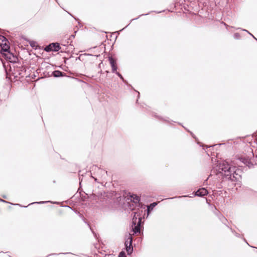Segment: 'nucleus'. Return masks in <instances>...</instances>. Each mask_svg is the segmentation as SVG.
Instances as JSON below:
<instances>
[{"mask_svg": "<svg viewBox=\"0 0 257 257\" xmlns=\"http://www.w3.org/2000/svg\"><path fill=\"white\" fill-rule=\"evenodd\" d=\"M138 213L134 212V215L132 219V228L134 233H140L141 224L142 222V217L139 216Z\"/></svg>", "mask_w": 257, "mask_h": 257, "instance_id": "obj_3", "label": "nucleus"}, {"mask_svg": "<svg viewBox=\"0 0 257 257\" xmlns=\"http://www.w3.org/2000/svg\"><path fill=\"white\" fill-rule=\"evenodd\" d=\"M132 240H133L132 237H131V235L130 234L129 237L127 239V240L126 241V242L125 243L126 250L128 254H131L133 250V248L132 246Z\"/></svg>", "mask_w": 257, "mask_h": 257, "instance_id": "obj_7", "label": "nucleus"}, {"mask_svg": "<svg viewBox=\"0 0 257 257\" xmlns=\"http://www.w3.org/2000/svg\"><path fill=\"white\" fill-rule=\"evenodd\" d=\"M233 38L235 39H239L240 38V35L239 33H236L233 35Z\"/></svg>", "mask_w": 257, "mask_h": 257, "instance_id": "obj_15", "label": "nucleus"}, {"mask_svg": "<svg viewBox=\"0 0 257 257\" xmlns=\"http://www.w3.org/2000/svg\"><path fill=\"white\" fill-rule=\"evenodd\" d=\"M1 53L4 54L10 62H16L17 58L13 53L10 52L9 50L7 51H1Z\"/></svg>", "mask_w": 257, "mask_h": 257, "instance_id": "obj_8", "label": "nucleus"}, {"mask_svg": "<svg viewBox=\"0 0 257 257\" xmlns=\"http://www.w3.org/2000/svg\"><path fill=\"white\" fill-rule=\"evenodd\" d=\"M157 205V203L153 202L150 205L147 206V213L148 216L149 215L150 212L153 209V208Z\"/></svg>", "mask_w": 257, "mask_h": 257, "instance_id": "obj_11", "label": "nucleus"}, {"mask_svg": "<svg viewBox=\"0 0 257 257\" xmlns=\"http://www.w3.org/2000/svg\"><path fill=\"white\" fill-rule=\"evenodd\" d=\"M215 168L218 173L222 174L231 181H235L240 177L236 173L235 167H231L226 161H219Z\"/></svg>", "mask_w": 257, "mask_h": 257, "instance_id": "obj_1", "label": "nucleus"}, {"mask_svg": "<svg viewBox=\"0 0 257 257\" xmlns=\"http://www.w3.org/2000/svg\"><path fill=\"white\" fill-rule=\"evenodd\" d=\"M63 73L58 70H55L53 72V75L55 77H58L63 76Z\"/></svg>", "mask_w": 257, "mask_h": 257, "instance_id": "obj_13", "label": "nucleus"}, {"mask_svg": "<svg viewBox=\"0 0 257 257\" xmlns=\"http://www.w3.org/2000/svg\"><path fill=\"white\" fill-rule=\"evenodd\" d=\"M59 44L54 43L49 44L45 48V51L46 52L55 51L57 52L60 49Z\"/></svg>", "mask_w": 257, "mask_h": 257, "instance_id": "obj_5", "label": "nucleus"}, {"mask_svg": "<svg viewBox=\"0 0 257 257\" xmlns=\"http://www.w3.org/2000/svg\"><path fill=\"white\" fill-rule=\"evenodd\" d=\"M97 172H96L97 177L95 178V177H93L92 176V177H93L95 181L99 182L98 181V180L101 179H103V178H105L106 175L107 174V171L103 169L99 168H97Z\"/></svg>", "mask_w": 257, "mask_h": 257, "instance_id": "obj_6", "label": "nucleus"}, {"mask_svg": "<svg viewBox=\"0 0 257 257\" xmlns=\"http://www.w3.org/2000/svg\"><path fill=\"white\" fill-rule=\"evenodd\" d=\"M242 30L243 31L246 32L248 34H249L250 36H251L254 39H255L257 41V39L255 38L254 37V36L252 34H251L250 33H249L247 30H245V29H242Z\"/></svg>", "mask_w": 257, "mask_h": 257, "instance_id": "obj_17", "label": "nucleus"}, {"mask_svg": "<svg viewBox=\"0 0 257 257\" xmlns=\"http://www.w3.org/2000/svg\"><path fill=\"white\" fill-rule=\"evenodd\" d=\"M0 46L2 51H7L10 48L8 40L2 35H0Z\"/></svg>", "mask_w": 257, "mask_h": 257, "instance_id": "obj_4", "label": "nucleus"}, {"mask_svg": "<svg viewBox=\"0 0 257 257\" xmlns=\"http://www.w3.org/2000/svg\"><path fill=\"white\" fill-rule=\"evenodd\" d=\"M207 190L204 188H202L196 191L194 195L202 197L207 195Z\"/></svg>", "mask_w": 257, "mask_h": 257, "instance_id": "obj_9", "label": "nucleus"}, {"mask_svg": "<svg viewBox=\"0 0 257 257\" xmlns=\"http://www.w3.org/2000/svg\"><path fill=\"white\" fill-rule=\"evenodd\" d=\"M109 61L112 68V72L113 73L116 72L117 67L114 60L112 57H109Z\"/></svg>", "mask_w": 257, "mask_h": 257, "instance_id": "obj_10", "label": "nucleus"}, {"mask_svg": "<svg viewBox=\"0 0 257 257\" xmlns=\"http://www.w3.org/2000/svg\"><path fill=\"white\" fill-rule=\"evenodd\" d=\"M46 202H48L47 201L36 202L32 203L30 204L29 205H31V204H34V203L44 204V203H45Z\"/></svg>", "mask_w": 257, "mask_h": 257, "instance_id": "obj_18", "label": "nucleus"}, {"mask_svg": "<svg viewBox=\"0 0 257 257\" xmlns=\"http://www.w3.org/2000/svg\"><path fill=\"white\" fill-rule=\"evenodd\" d=\"M118 257H126L125 253L123 251L120 252L118 255Z\"/></svg>", "mask_w": 257, "mask_h": 257, "instance_id": "obj_16", "label": "nucleus"}, {"mask_svg": "<svg viewBox=\"0 0 257 257\" xmlns=\"http://www.w3.org/2000/svg\"><path fill=\"white\" fill-rule=\"evenodd\" d=\"M187 196H183V197H187ZM182 197V196H178V198H181V197Z\"/></svg>", "mask_w": 257, "mask_h": 257, "instance_id": "obj_20", "label": "nucleus"}, {"mask_svg": "<svg viewBox=\"0 0 257 257\" xmlns=\"http://www.w3.org/2000/svg\"><path fill=\"white\" fill-rule=\"evenodd\" d=\"M0 201H2V202H6V203H7V201H6L5 200H3V199H0Z\"/></svg>", "mask_w": 257, "mask_h": 257, "instance_id": "obj_19", "label": "nucleus"}, {"mask_svg": "<svg viewBox=\"0 0 257 257\" xmlns=\"http://www.w3.org/2000/svg\"><path fill=\"white\" fill-rule=\"evenodd\" d=\"M131 197L132 198V200L134 203H137L139 202V201L140 200V197L138 196V195H135V194H133L132 196H131Z\"/></svg>", "mask_w": 257, "mask_h": 257, "instance_id": "obj_12", "label": "nucleus"}, {"mask_svg": "<svg viewBox=\"0 0 257 257\" xmlns=\"http://www.w3.org/2000/svg\"><path fill=\"white\" fill-rule=\"evenodd\" d=\"M239 160L249 168H251L257 164V156L254 157L252 151L249 152L248 156L241 157Z\"/></svg>", "mask_w": 257, "mask_h": 257, "instance_id": "obj_2", "label": "nucleus"}, {"mask_svg": "<svg viewBox=\"0 0 257 257\" xmlns=\"http://www.w3.org/2000/svg\"><path fill=\"white\" fill-rule=\"evenodd\" d=\"M116 73V74L123 81L125 82V80H124L123 77L122 76V75L118 72H115Z\"/></svg>", "mask_w": 257, "mask_h": 257, "instance_id": "obj_14", "label": "nucleus"}]
</instances>
